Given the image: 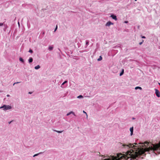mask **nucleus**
Segmentation results:
<instances>
[{
    "instance_id": "obj_9",
    "label": "nucleus",
    "mask_w": 160,
    "mask_h": 160,
    "mask_svg": "<svg viewBox=\"0 0 160 160\" xmlns=\"http://www.w3.org/2000/svg\"><path fill=\"white\" fill-rule=\"evenodd\" d=\"M40 68V66H39V65H37L36 66H35L34 68L35 69H38L39 68Z\"/></svg>"
},
{
    "instance_id": "obj_5",
    "label": "nucleus",
    "mask_w": 160,
    "mask_h": 160,
    "mask_svg": "<svg viewBox=\"0 0 160 160\" xmlns=\"http://www.w3.org/2000/svg\"><path fill=\"white\" fill-rule=\"evenodd\" d=\"M133 127H132L130 128V131L131 132V135L132 136L133 134Z\"/></svg>"
},
{
    "instance_id": "obj_4",
    "label": "nucleus",
    "mask_w": 160,
    "mask_h": 160,
    "mask_svg": "<svg viewBox=\"0 0 160 160\" xmlns=\"http://www.w3.org/2000/svg\"><path fill=\"white\" fill-rule=\"evenodd\" d=\"M113 23L110 21L108 22L106 24V26H109L111 25H113Z\"/></svg>"
},
{
    "instance_id": "obj_15",
    "label": "nucleus",
    "mask_w": 160,
    "mask_h": 160,
    "mask_svg": "<svg viewBox=\"0 0 160 160\" xmlns=\"http://www.w3.org/2000/svg\"><path fill=\"white\" fill-rule=\"evenodd\" d=\"M53 49V47L51 46H50L49 47V49L50 50H52Z\"/></svg>"
},
{
    "instance_id": "obj_23",
    "label": "nucleus",
    "mask_w": 160,
    "mask_h": 160,
    "mask_svg": "<svg viewBox=\"0 0 160 160\" xmlns=\"http://www.w3.org/2000/svg\"><path fill=\"white\" fill-rule=\"evenodd\" d=\"M143 41H142V42H141L139 43L140 45H141L142 44V42Z\"/></svg>"
},
{
    "instance_id": "obj_27",
    "label": "nucleus",
    "mask_w": 160,
    "mask_h": 160,
    "mask_svg": "<svg viewBox=\"0 0 160 160\" xmlns=\"http://www.w3.org/2000/svg\"><path fill=\"white\" fill-rule=\"evenodd\" d=\"M86 43L87 44H88V42H86Z\"/></svg>"
},
{
    "instance_id": "obj_20",
    "label": "nucleus",
    "mask_w": 160,
    "mask_h": 160,
    "mask_svg": "<svg viewBox=\"0 0 160 160\" xmlns=\"http://www.w3.org/2000/svg\"><path fill=\"white\" fill-rule=\"evenodd\" d=\"M83 97L82 95H79V96H78V98H82Z\"/></svg>"
},
{
    "instance_id": "obj_2",
    "label": "nucleus",
    "mask_w": 160,
    "mask_h": 160,
    "mask_svg": "<svg viewBox=\"0 0 160 160\" xmlns=\"http://www.w3.org/2000/svg\"><path fill=\"white\" fill-rule=\"evenodd\" d=\"M0 108H3L4 110H7L10 109L11 108V106H10L9 105H3L2 107H1Z\"/></svg>"
},
{
    "instance_id": "obj_28",
    "label": "nucleus",
    "mask_w": 160,
    "mask_h": 160,
    "mask_svg": "<svg viewBox=\"0 0 160 160\" xmlns=\"http://www.w3.org/2000/svg\"><path fill=\"white\" fill-rule=\"evenodd\" d=\"M127 22H128V21H126L125 22V23H127Z\"/></svg>"
},
{
    "instance_id": "obj_12",
    "label": "nucleus",
    "mask_w": 160,
    "mask_h": 160,
    "mask_svg": "<svg viewBox=\"0 0 160 160\" xmlns=\"http://www.w3.org/2000/svg\"><path fill=\"white\" fill-rule=\"evenodd\" d=\"M19 60L22 62H24L23 59L22 58H19Z\"/></svg>"
},
{
    "instance_id": "obj_13",
    "label": "nucleus",
    "mask_w": 160,
    "mask_h": 160,
    "mask_svg": "<svg viewBox=\"0 0 160 160\" xmlns=\"http://www.w3.org/2000/svg\"><path fill=\"white\" fill-rule=\"evenodd\" d=\"M54 131L55 132H56L58 133H61L62 132H63V131H57V130H54Z\"/></svg>"
},
{
    "instance_id": "obj_30",
    "label": "nucleus",
    "mask_w": 160,
    "mask_h": 160,
    "mask_svg": "<svg viewBox=\"0 0 160 160\" xmlns=\"http://www.w3.org/2000/svg\"><path fill=\"white\" fill-rule=\"evenodd\" d=\"M158 84L160 86V83H158Z\"/></svg>"
},
{
    "instance_id": "obj_11",
    "label": "nucleus",
    "mask_w": 160,
    "mask_h": 160,
    "mask_svg": "<svg viewBox=\"0 0 160 160\" xmlns=\"http://www.w3.org/2000/svg\"><path fill=\"white\" fill-rule=\"evenodd\" d=\"M102 57H101V56H100L99 57V58H98V61H101V60H102Z\"/></svg>"
},
{
    "instance_id": "obj_25",
    "label": "nucleus",
    "mask_w": 160,
    "mask_h": 160,
    "mask_svg": "<svg viewBox=\"0 0 160 160\" xmlns=\"http://www.w3.org/2000/svg\"><path fill=\"white\" fill-rule=\"evenodd\" d=\"M83 112L84 113H86V114H87V113H86V112H85L84 111H83Z\"/></svg>"
},
{
    "instance_id": "obj_7",
    "label": "nucleus",
    "mask_w": 160,
    "mask_h": 160,
    "mask_svg": "<svg viewBox=\"0 0 160 160\" xmlns=\"http://www.w3.org/2000/svg\"><path fill=\"white\" fill-rule=\"evenodd\" d=\"M72 113L74 116H75V115L73 112L72 111H71L69 112L68 113H67V116H69V115H70Z\"/></svg>"
},
{
    "instance_id": "obj_34",
    "label": "nucleus",
    "mask_w": 160,
    "mask_h": 160,
    "mask_svg": "<svg viewBox=\"0 0 160 160\" xmlns=\"http://www.w3.org/2000/svg\"><path fill=\"white\" fill-rule=\"evenodd\" d=\"M0 92H1V91H0Z\"/></svg>"
},
{
    "instance_id": "obj_8",
    "label": "nucleus",
    "mask_w": 160,
    "mask_h": 160,
    "mask_svg": "<svg viewBox=\"0 0 160 160\" xmlns=\"http://www.w3.org/2000/svg\"><path fill=\"white\" fill-rule=\"evenodd\" d=\"M28 61H29V63H31V62H32V61H33V59L32 58H29V60H28Z\"/></svg>"
},
{
    "instance_id": "obj_26",
    "label": "nucleus",
    "mask_w": 160,
    "mask_h": 160,
    "mask_svg": "<svg viewBox=\"0 0 160 160\" xmlns=\"http://www.w3.org/2000/svg\"><path fill=\"white\" fill-rule=\"evenodd\" d=\"M7 97H9V96H10V95H9L8 94V95H7Z\"/></svg>"
},
{
    "instance_id": "obj_24",
    "label": "nucleus",
    "mask_w": 160,
    "mask_h": 160,
    "mask_svg": "<svg viewBox=\"0 0 160 160\" xmlns=\"http://www.w3.org/2000/svg\"><path fill=\"white\" fill-rule=\"evenodd\" d=\"M142 38H145V36H142Z\"/></svg>"
},
{
    "instance_id": "obj_29",
    "label": "nucleus",
    "mask_w": 160,
    "mask_h": 160,
    "mask_svg": "<svg viewBox=\"0 0 160 160\" xmlns=\"http://www.w3.org/2000/svg\"><path fill=\"white\" fill-rule=\"evenodd\" d=\"M29 93L31 94V93H32L29 92Z\"/></svg>"
},
{
    "instance_id": "obj_18",
    "label": "nucleus",
    "mask_w": 160,
    "mask_h": 160,
    "mask_svg": "<svg viewBox=\"0 0 160 160\" xmlns=\"http://www.w3.org/2000/svg\"><path fill=\"white\" fill-rule=\"evenodd\" d=\"M20 82H15V83H13V85H14L18 83H19Z\"/></svg>"
},
{
    "instance_id": "obj_19",
    "label": "nucleus",
    "mask_w": 160,
    "mask_h": 160,
    "mask_svg": "<svg viewBox=\"0 0 160 160\" xmlns=\"http://www.w3.org/2000/svg\"><path fill=\"white\" fill-rule=\"evenodd\" d=\"M57 28H58V26H57V25L56 26V27L55 29V30H54V32H55L57 30Z\"/></svg>"
},
{
    "instance_id": "obj_31",
    "label": "nucleus",
    "mask_w": 160,
    "mask_h": 160,
    "mask_svg": "<svg viewBox=\"0 0 160 160\" xmlns=\"http://www.w3.org/2000/svg\"><path fill=\"white\" fill-rule=\"evenodd\" d=\"M11 122H9V124Z\"/></svg>"
},
{
    "instance_id": "obj_6",
    "label": "nucleus",
    "mask_w": 160,
    "mask_h": 160,
    "mask_svg": "<svg viewBox=\"0 0 160 160\" xmlns=\"http://www.w3.org/2000/svg\"><path fill=\"white\" fill-rule=\"evenodd\" d=\"M111 17H112L113 19H114L115 20H117V17L115 15H111Z\"/></svg>"
},
{
    "instance_id": "obj_21",
    "label": "nucleus",
    "mask_w": 160,
    "mask_h": 160,
    "mask_svg": "<svg viewBox=\"0 0 160 160\" xmlns=\"http://www.w3.org/2000/svg\"><path fill=\"white\" fill-rule=\"evenodd\" d=\"M38 154H35L34 155V156H33V157H35V156H38Z\"/></svg>"
},
{
    "instance_id": "obj_1",
    "label": "nucleus",
    "mask_w": 160,
    "mask_h": 160,
    "mask_svg": "<svg viewBox=\"0 0 160 160\" xmlns=\"http://www.w3.org/2000/svg\"><path fill=\"white\" fill-rule=\"evenodd\" d=\"M134 144L131 143L123 144V147L132 148L134 150L130 149L125 153V154L119 153L117 154L115 156H107L106 160H135L136 158L144 154L146 152L152 150L154 152L155 151L157 150L160 148V142L156 144H152L153 146L149 145V143L147 142H144V143H141V145L136 143Z\"/></svg>"
},
{
    "instance_id": "obj_32",
    "label": "nucleus",
    "mask_w": 160,
    "mask_h": 160,
    "mask_svg": "<svg viewBox=\"0 0 160 160\" xmlns=\"http://www.w3.org/2000/svg\"><path fill=\"white\" fill-rule=\"evenodd\" d=\"M18 24L19 25V22H18Z\"/></svg>"
},
{
    "instance_id": "obj_14",
    "label": "nucleus",
    "mask_w": 160,
    "mask_h": 160,
    "mask_svg": "<svg viewBox=\"0 0 160 160\" xmlns=\"http://www.w3.org/2000/svg\"><path fill=\"white\" fill-rule=\"evenodd\" d=\"M123 72H124V70H123L122 71V72L120 73V76H121L123 74Z\"/></svg>"
},
{
    "instance_id": "obj_16",
    "label": "nucleus",
    "mask_w": 160,
    "mask_h": 160,
    "mask_svg": "<svg viewBox=\"0 0 160 160\" xmlns=\"http://www.w3.org/2000/svg\"><path fill=\"white\" fill-rule=\"evenodd\" d=\"M29 52L30 53H32L33 52V51L32 50L30 49L29 51Z\"/></svg>"
},
{
    "instance_id": "obj_10",
    "label": "nucleus",
    "mask_w": 160,
    "mask_h": 160,
    "mask_svg": "<svg viewBox=\"0 0 160 160\" xmlns=\"http://www.w3.org/2000/svg\"><path fill=\"white\" fill-rule=\"evenodd\" d=\"M138 89H139L140 90H141L142 89V88L141 87H137L135 88V89L136 90H137Z\"/></svg>"
},
{
    "instance_id": "obj_22",
    "label": "nucleus",
    "mask_w": 160,
    "mask_h": 160,
    "mask_svg": "<svg viewBox=\"0 0 160 160\" xmlns=\"http://www.w3.org/2000/svg\"><path fill=\"white\" fill-rule=\"evenodd\" d=\"M3 25V23H0V26H2Z\"/></svg>"
},
{
    "instance_id": "obj_17",
    "label": "nucleus",
    "mask_w": 160,
    "mask_h": 160,
    "mask_svg": "<svg viewBox=\"0 0 160 160\" xmlns=\"http://www.w3.org/2000/svg\"><path fill=\"white\" fill-rule=\"evenodd\" d=\"M67 81H64L62 84V85H64V84H65V83H67Z\"/></svg>"
},
{
    "instance_id": "obj_3",
    "label": "nucleus",
    "mask_w": 160,
    "mask_h": 160,
    "mask_svg": "<svg viewBox=\"0 0 160 160\" xmlns=\"http://www.w3.org/2000/svg\"><path fill=\"white\" fill-rule=\"evenodd\" d=\"M155 94H156L158 98L160 97V93L159 91L157 89H155Z\"/></svg>"
},
{
    "instance_id": "obj_33",
    "label": "nucleus",
    "mask_w": 160,
    "mask_h": 160,
    "mask_svg": "<svg viewBox=\"0 0 160 160\" xmlns=\"http://www.w3.org/2000/svg\"><path fill=\"white\" fill-rule=\"evenodd\" d=\"M135 1H137V0H135Z\"/></svg>"
}]
</instances>
